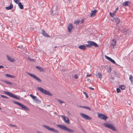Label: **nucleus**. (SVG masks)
Here are the masks:
<instances>
[{
    "label": "nucleus",
    "mask_w": 133,
    "mask_h": 133,
    "mask_svg": "<svg viewBox=\"0 0 133 133\" xmlns=\"http://www.w3.org/2000/svg\"><path fill=\"white\" fill-rule=\"evenodd\" d=\"M0 96L2 97H3V98H6V99H8L9 98L7 97V96H4V95H0Z\"/></svg>",
    "instance_id": "nucleus-36"
},
{
    "label": "nucleus",
    "mask_w": 133,
    "mask_h": 133,
    "mask_svg": "<svg viewBox=\"0 0 133 133\" xmlns=\"http://www.w3.org/2000/svg\"><path fill=\"white\" fill-rule=\"evenodd\" d=\"M88 44H86V46L88 48H90L92 46H93L97 48L98 47V45L95 42L90 41H88L87 42Z\"/></svg>",
    "instance_id": "nucleus-4"
},
{
    "label": "nucleus",
    "mask_w": 133,
    "mask_h": 133,
    "mask_svg": "<svg viewBox=\"0 0 133 133\" xmlns=\"http://www.w3.org/2000/svg\"><path fill=\"white\" fill-rule=\"evenodd\" d=\"M74 77L76 79H77L78 78V77L77 74H75L74 75Z\"/></svg>",
    "instance_id": "nucleus-42"
},
{
    "label": "nucleus",
    "mask_w": 133,
    "mask_h": 133,
    "mask_svg": "<svg viewBox=\"0 0 133 133\" xmlns=\"http://www.w3.org/2000/svg\"><path fill=\"white\" fill-rule=\"evenodd\" d=\"M36 68L40 70L41 71H43L44 69L42 68L41 67L39 66H36Z\"/></svg>",
    "instance_id": "nucleus-28"
},
{
    "label": "nucleus",
    "mask_w": 133,
    "mask_h": 133,
    "mask_svg": "<svg viewBox=\"0 0 133 133\" xmlns=\"http://www.w3.org/2000/svg\"><path fill=\"white\" fill-rule=\"evenodd\" d=\"M94 75H95L97 77L99 78L100 79H101L102 78V75L101 73L99 72H96L95 74H94Z\"/></svg>",
    "instance_id": "nucleus-18"
},
{
    "label": "nucleus",
    "mask_w": 133,
    "mask_h": 133,
    "mask_svg": "<svg viewBox=\"0 0 133 133\" xmlns=\"http://www.w3.org/2000/svg\"><path fill=\"white\" fill-rule=\"evenodd\" d=\"M57 46H55V47H54V48H57Z\"/></svg>",
    "instance_id": "nucleus-57"
},
{
    "label": "nucleus",
    "mask_w": 133,
    "mask_h": 133,
    "mask_svg": "<svg viewBox=\"0 0 133 133\" xmlns=\"http://www.w3.org/2000/svg\"><path fill=\"white\" fill-rule=\"evenodd\" d=\"M82 108H85L87 109L88 110H91V109L89 107H87L86 106H83V107H82Z\"/></svg>",
    "instance_id": "nucleus-32"
},
{
    "label": "nucleus",
    "mask_w": 133,
    "mask_h": 133,
    "mask_svg": "<svg viewBox=\"0 0 133 133\" xmlns=\"http://www.w3.org/2000/svg\"><path fill=\"white\" fill-rule=\"evenodd\" d=\"M118 8L117 7L116 8V9L115 10V11H117L118 10Z\"/></svg>",
    "instance_id": "nucleus-52"
},
{
    "label": "nucleus",
    "mask_w": 133,
    "mask_h": 133,
    "mask_svg": "<svg viewBox=\"0 0 133 133\" xmlns=\"http://www.w3.org/2000/svg\"><path fill=\"white\" fill-rule=\"evenodd\" d=\"M78 48L83 51L87 49L86 46L84 45H80L78 46Z\"/></svg>",
    "instance_id": "nucleus-16"
},
{
    "label": "nucleus",
    "mask_w": 133,
    "mask_h": 133,
    "mask_svg": "<svg viewBox=\"0 0 133 133\" xmlns=\"http://www.w3.org/2000/svg\"><path fill=\"white\" fill-rule=\"evenodd\" d=\"M110 15L111 16V17H114V16L115 15H114V14L112 13H111V12H110Z\"/></svg>",
    "instance_id": "nucleus-39"
},
{
    "label": "nucleus",
    "mask_w": 133,
    "mask_h": 133,
    "mask_svg": "<svg viewBox=\"0 0 133 133\" xmlns=\"http://www.w3.org/2000/svg\"><path fill=\"white\" fill-rule=\"evenodd\" d=\"M109 70L110 71H111V69L110 68L109 69Z\"/></svg>",
    "instance_id": "nucleus-58"
},
{
    "label": "nucleus",
    "mask_w": 133,
    "mask_h": 133,
    "mask_svg": "<svg viewBox=\"0 0 133 133\" xmlns=\"http://www.w3.org/2000/svg\"><path fill=\"white\" fill-rule=\"evenodd\" d=\"M33 99H34L35 98H37V97L36 96H35L33 95L31 97Z\"/></svg>",
    "instance_id": "nucleus-45"
},
{
    "label": "nucleus",
    "mask_w": 133,
    "mask_h": 133,
    "mask_svg": "<svg viewBox=\"0 0 133 133\" xmlns=\"http://www.w3.org/2000/svg\"><path fill=\"white\" fill-rule=\"evenodd\" d=\"M17 48H21V49L23 48V46L21 45L20 46H18L17 47Z\"/></svg>",
    "instance_id": "nucleus-43"
},
{
    "label": "nucleus",
    "mask_w": 133,
    "mask_h": 133,
    "mask_svg": "<svg viewBox=\"0 0 133 133\" xmlns=\"http://www.w3.org/2000/svg\"><path fill=\"white\" fill-rule=\"evenodd\" d=\"M98 116L99 118L104 120H106V119L108 118V117L105 115L101 114L98 113Z\"/></svg>",
    "instance_id": "nucleus-11"
},
{
    "label": "nucleus",
    "mask_w": 133,
    "mask_h": 133,
    "mask_svg": "<svg viewBox=\"0 0 133 133\" xmlns=\"http://www.w3.org/2000/svg\"><path fill=\"white\" fill-rule=\"evenodd\" d=\"M110 61L112 63L114 64H116V62H115V61H114V60L112 59V58L111 59V60H110Z\"/></svg>",
    "instance_id": "nucleus-37"
},
{
    "label": "nucleus",
    "mask_w": 133,
    "mask_h": 133,
    "mask_svg": "<svg viewBox=\"0 0 133 133\" xmlns=\"http://www.w3.org/2000/svg\"><path fill=\"white\" fill-rule=\"evenodd\" d=\"M13 7V5L11 3L10 5L8 7H5V9L7 10H9L11 9Z\"/></svg>",
    "instance_id": "nucleus-20"
},
{
    "label": "nucleus",
    "mask_w": 133,
    "mask_h": 133,
    "mask_svg": "<svg viewBox=\"0 0 133 133\" xmlns=\"http://www.w3.org/2000/svg\"><path fill=\"white\" fill-rule=\"evenodd\" d=\"M54 114H55L57 115V113H56V112H54Z\"/></svg>",
    "instance_id": "nucleus-56"
},
{
    "label": "nucleus",
    "mask_w": 133,
    "mask_h": 133,
    "mask_svg": "<svg viewBox=\"0 0 133 133\" xmlns=\"http://www.w3.org/2000/svg\"><path fill=\"white\" fill-rule=\"evenodd\" d=\"M3 66L2 65H0V69L3 68Z\"/></svg>",
    "instance_id": "nucleus-49"
},
{
    "label": "nucleus",
    "mask_w": 133,
    "mask_h": 133,
    "mask_svg": "<svg viewBox=\"0 0 133 133\" xmlns=\"http://www.w3.org/2000/svg\"><path fill=\"white\" fill-rule=\"evenodd\" d=\"M79 22L80 21L79 20H77L75 21L74 23L76 24H78Z\"/></svg>",
    "instance_id": "nucleus-34"
},
{
    "label": "nucleus",
    "mask_w": 133,
    "mask_h": 133,
    "mask_svg": "<svg viewBox=\"0 0 133 133\" xmlns=\"http://www.w3.org/2000/svg\"><path fill=\"white\" fill-rule=\"evenodd\" d=\"M34 100V101L37 103H41V101L37 98H35Z\"/></svg>",
    "instance_id": "nucleus-25"
},
{
    "label": "nucleus",
    "mask_w": 133,
    "mask_h": 133,
    "mask_svg": "<svg viewBox=\"0 0 133 133\" xmlns=\"http://www.w3.org/2000/svg\"><path fill=\"white\" fill-rule=\"evenodd\" d=\"M1 108L0 107V110H1Z\"/></svg>",
    "instance_id": "nucleus-60"
},
{
    "label": "nucleus",
    "mask_w": 133,
    "mask_h": 133,
    "mask_svg": "<svg viewBox=\"0 0 133 133\" xmlns=\"http://www.w3.org/2000/svg\"><path fill=\"white\" fill-rule=\"evenodd\" d=\"M104 125L107 128H110L114 131H116L115 127L112 124L107 123H104Z\"/></svg>",
    "instance_id": "nucleus-6"
},
{
    "label": "nucleus",
    "mask_w": 133,
    "mask_h": 133,
    "mask_svg": "<svg viewBox=\"0 0 133 133\" xmlns=\"http://www.w3.org/2000/svg\"><path fill=\"white\" fill-rule=\"evenodd\" d=\"M57 126L61 129L64 130L67 132H68L70 133H73L74 132V130L71 129L69 128L64 125L59 124L57 125Z\"/></svg>",
    "instance_id": "nucleus-1"
},
{
    "label": "nucleus",
    "mask_w": 133,
    "mask_h": 133,
    "mask_svg": "<svg viewBox=\"0 0 133 133\" xmlns=\"http://www.w3.org/2000/svg\"><path fill=\"white\" fill-rule=\"evenodd\" d=\"M79 107L81 108H82V107H83V106H80Z\"/></svg>",
    "instance_id": "nucleus-59"
},
{
    "label": "nucleus",
    "mask_w": 133,
    "mask_h": 133,
    "mask_svg": "<svg viewBox=\"0 0 133 133\" xmlns=\"http://www.w3.org/2000/svg\"><path fill=\"white\" fill-rule=\"evenodd\" d=\"M97 11V10H96L94 11H91L90 13V17H92L93 16H95L96 15V13Z\"/></svg>",
    "instance_id": "nucleus-17"
},
{
    "label": "nucleus",
    "mask_w": 133,
    "mask_h": 133,
    "mask_svg": "<svg viewBox=\"0 0 133 133\" xmlns=\"http://www.w3.org/2000/svg\"><path fill=\"white\" fill-rule=\"evenodd\" d=\"M111 79H114V78L113 77H112L110 78Z\"/></svg>",
    "instance_id": "nucleus-53"
},
{
    "label": "nucleus",
    "mask_w": 133,
    "mask_h": 133,
    "mask_svg": "<svg viewBox=\"0 0 133 133\" xmlns=\"http://www.w3.org/2000/svg\"><path fill=\"white\" fill-rule=\"evenodd\" d=\"M18 5L19 8L21 9H23L24 8L23 5L22 4L21 2H19L18 3Z\"/></svg>",
    "instance_id": "nucleus-24"
},
{
    "label": "nucleus",
    "mask_w": 133,
    "mask_h": 133,
    "mask_svg": "<svg viewBox=\"0 0 133 133\" xmlns=\"http://www.w3.org/2000/svg\"><path fill=\"white\" fill-rule=\"evenodd\" d=\"M42 33L43 35L46 37H50V36L44 30H42Z\"/></svg>",
    "instance_id": "nucleus-15"
},
{
    "label": "nucleus",
    "mask_w": 133,
    "mask_h": 133,
    "mask_svg": "<svg viewBox=\"0 0 133 133\" xmlns=\"http://www.w3.org/2000/svg\"><path fill=\"white\" fill-rule=\"evenodd\" d=\"M10 125L12 126V127H16V126L15 125H13V124H10Z\"/></svg>",
    "instance_id": "nucleus-46"
},
{
    "label": "nucleus",
    "mask_w": 133,
    "mask_h": 133,
    "mask_svg": "<svg viewBox=\"0 0 133 133\" xmlns=\"http://www.w3.org/2000/svg\"><path fill=\"white\" fill-rule=\"evenodd\" d=\"M57 101L59 102V103L61 104H62V103H64V102H63V101H62L61 100H58L57 99Z\"/></svg>",
    "instance_id": "nucleus-41"
},
{
    "label": "nucleus",
    "mask_w": 133,
    "mask_h": 133,
    "mask_svg": "<svg viewBox=\"0 0 133 133\" xmlns=\"http://www.w3.org/2000/svg\"><path fill=\"white\" fill-rule=\"evenodd\" d=\"M80 115L83 118L85 119L90 120L91 119V118L90 116L85 114L81 113Z\"/></svg>",
    "instance_id": "nucleus-10"
},
{
    "label": "nucleus",
    "mask_w": 133,
    "mask_h": 133,
    "mask_svg": "<svg viewBox=\"0 0 133 133\" xmlns=\"http://www.w3.org/2000/svg\"><path fill=\"white\" fill-rule=\"evenodd\" d=\"M89 80V79H88V80Z\"/></svg>",
    "instance_id": "nucleus-61"
},
{
    "label": "nucleus",
    "mask_w": 133,
    "mask_h": 133,
    "mask_svg": "<svg viewBox=\"0 0 133 133\" xmlns=\"http://www.w3.org/2000/svg\"><path fill=\"white\" fill-rule=\"evenodd\" d=\"M60 116L62 117L64 121V122L66 123L69 124V118L65 116H63V115H61Z\"/></svg>",
    "instance_id": "nucleus-12"
},
{
    "label": "nucleus",
    "mask_w": 133,
    "mask_h": 133,
    "mask_svg": "<svg viewBox=\"0 0 133 133\" xmlns=\"http://www.w3.org/2000/svg\"><path fill=\"white\" fill-rule=\"evenodd\" d=\"M116 91L117 93H118L120 92L121 91L120 88H117L116 89Z\"/></svg>",
    "instance_id": "nucleus-38"
},
{
    "label": "nucleus",
    "mask_w": 133,
    "mask_h": 133,
    "mask_svg": "<svg viewBox=\"0 0 133 133\" xmlns=\"http://www.w3.org/2000/svg\"><path fill=\"white\" fill-rule=\"evenodd\" d=\"M73 28V26L72 24L70 23L68 24L67 28L69 32L71 31V29Z\"/></svg>",
    "instance_id": "nucleus-14"
},
{
    "label": "nucleus",
    "mask_w": 133,
    "mask_h": 133,
    "mask_svg": "<svg viewBox=\"0 0 133 133\" xmlns=\"http://www.w3.org/2000/svg\"><path fill=\"white\" fill-rule=\"evenodd\" d=\"M14 1L16 4H18V2H19V0H14Z\"/></svg>",
    "instance_id": "nucleus-40"
},
{
    "label": "nucleus",
    "mask_w": 133,
    "mask_h": 133,
    "mask_svg": "<svg viewBox=\"0 0 133 133\" xmlns=\"http://www.w3.org/2000/svg\"><path fill=\"white\" fill-rule=\"evenodd\" d=\"M14 102L15 104L19 105L20 107L21 108V109L24 110H27L28 111H29V108L25 105L19 102H17L14 101Z\"/></svg>",
    "instance_id": "nucleus-3"
},
{
    "label": "nucleus",
    "mask_w": 133,
    "mask_h": 133,
    "mask_svg": "<svg viewBox=\"0 0 133 133\" xmlns=\"http://www.w3.org/2000/svg\"><path fill=\"white\" fill-rule=\"evenodd\" d=\"M7 57L8 59L10 62H13L15 61V60L14 59L12 58L11 57L8 55L7 56Z\"/></svg>",
    "instance_id": "nucleus-22"
},
{
    "label": "nucleus",
    "mask_w": 133,
    "mask_h": 133,
    "mask_svg": "<svg viewBox=\"0 0 133 133\" xmlns=\"http://www.w3.org/2000/svg\"><path fill=\"white\" fill-rule=\"evenodd\" d=\"M83 22H84V21L83 20H81V22L80 23L81 24H82V23H83Z\"/></svg>",
    "instance_id": "nucleus-50"
},
{
    "label": "nucleus",
    "mask_w": 133,
    "mask_h": 133,
    "mask_svg": "<svg viewBox=\"0 0 133 133\" xmlns=\"http://www.w3.org/2000/svg\"><path fill=\"white\" fill-rule=\"evenodd\" d=\"M116 12H117L116 11H114V13H113V14H114V15H115V14L116 13Z\"/></svg>",
    "instance_id": "nucleus-54"
},
{
    "label": "nucleus",
    "mask_w": 133,
    "mask_h": 133,
    "mask_svg": "<svg viewBox=\"0 0 133 133\" xmlns=\"http://www.w3.org/2000/svg\"><path fill=\"white\" fill-rule=\"evenodd\" d=\"M91 76V74L87 75L86 76H87V77H88V76Z\"/></svg>",
    "instance_id": "nucleus-51"
},
{
    "label": "nucleus",
    "mask_w": 133,
    "mask_h": 133,
    "mask_svg": "<svg viewBox=\"0 0 133 133\" xmlns=\"http://www.w3.org/2000/svg\"><path fill=\"white\" fill-rule=\"evenodd\" d=\"M3 92L4 94H6L11 97L17 99L19 100V98L12 93L5 91H4Z\"/></svg>",
    "instance_id": "nucleus-5"
},
{
    "label": "nucleus",
    "mask_w": 133,
    "mask_h": 133,
    "mask_svg": "<svg viewBox=\"0 0 133 133\" xmlns=\"http://www.w3.org/2000/svg\"><path fill=\"white\" fill-rule=\"evenodd\" d=\"M26 73L31 77L37 80L38 81L40 82H41V80L34 74H30L28 72H27Z\"/></svg>",
    "instance_id": "nucleus-8"
},
{
    "label": "nucleus",
    "mask_w": 133,
    "mask_h": 133,
    "mask_svg": "<svg viewBox=\"0 0 133 133\" xmlns=\"http://www.w3.org/2000/svg\"><path fill=\"white\" fill-rule=\"evenodd\" d=\"M119 88L121 89L122 90H124L125 89L126 87L125 85H121L119 86Z\"/></svg>",
    "instance_id": "nucleus-27"
},
{
    "label": "nucleus",
    "mask_w": 133,
    "mask_h": 133,
    "mask_svg": "<svg viewBox=\"0 0 133 133\" xmlns=\"http://www.w3.org/2000/svg\"><path fill=\"white\" fill-rule=\"evenodd\" d=\"M89 88L90 89H91L92 90H94V89L93 88H92L91 87H89Z\"/></svg>",
    "instance_id": "nucleus-47"
},
{
    "label": "nucleus",
    "mask_w": 133,
    "mask_h": 133,
    "mask_svg": "<svg viewBox=\"0 0 133 133\" xmlns=\"http://www.w3.org/2000/svg\"><path fill=\"white\" fill-rule=\"evenodd\" d=\"M58 9L57 7L56 6H53L52 7L51 11V14L54 15L55 14H56V15H58V14L57 13L56 11Z\"/></svg>",
    "instance_id": "nucleus-9"
},
{
    "label": "nucleus",
    "mask_w": 133,
    "mask_h": 133,
    "mask_svg": "<svg viewBox=\"0 0 133 133\" xmlns=\"http://www.w3.org/2000/svg\"><path fill=\"white\" fill-rule=\"evenodd\" d=\"M128 3L130 4V2L126 1L123 3V5L125 6H128L129 5L128 4Z\"/></svg>",
    "instance_id": "nucleus-21"
},
{
    "label": "nucleus",
    "mask_w": 133,
    "mask_h": 133,
    "mask_svg": "<svg viewBox=\"0 0 133 133\" xmlns=\"http://www.w3.org/2000/svg\"><path fill=\"white\" fill-rule=\"evenodd\" d=\"M115 20L116 21V22H117L116 25L117 26L119 24L120 22V19L118 17H115L113 19L111 20L112 21H114Z\"/></svg>",
    "instance_id": "nucleus-13"
},
{
    "label": "nucleus",
    "mask_w": 133,
    "mask_h": 133,
    "mask_svg": "<svg viewBox=\"0 0 133 133\" xmlns=\"http://www.w3.org/2000/svg\"><path fill=\"white\" fill-rule=\"evenodd\" d=\"M1 81H2L3 82H4L7 84H10V85H12V83L8 82L7 81H4L3 80H1Z\"/></svg>",
    "instance_id": "nucleus-30"
},
{
    "label": "nucleus",
    "mask_w": 133,
    "mask_h": 133,
    "mask_svg": "<svg viewBox=\"0 0 133 133\" xmlns=\"http://www.w3.org/2000/svg\"><path fill=\"white\" fill-rule=\"evenodd\" d=\"M5 76L8 77H10L12 78H15V77L14 75H12L9 74H5Z\"/></svg>",
    "instance_id": "nucleus-23"
},
{
    "label": "nucleus",
    "mask_w": 133,
    "mask_h": 133,
    "mask_svg": "<svg viewBox=\"0 0 133 133\" xmlns=\"http://www.w3.org/2000/svg\"><path fill=\"white\" fill-rule=\"evenodd\" d=\"M116 41L115 39H114L111 41V45L113 47H114V46L116 45Z\"/></svg>",
    "instance_id": "nucleus-19"
},
{
    "label": "nucleus",
    "mask_w": 133,
    "mask_h": 133,
    "mask_svg": "<svg viewBox=\"0 0 133 133\" xmlns=\"http://www.w3.org/2000/svg\"><path fill=\"white\" fill-rule=\"evenodd\" d=\"M29 60L30 62H35V60L34 59H32L29 57H28L27 58Z\"/></svg>",
    "instance_id": "nucleus-29"
},
{
    "label": "nucleus",
    "mask_w": 133,
    "mask_h": 133,
    "mask_svg": "<svg viewBox=\"0 0 133 133\" xmlns=\"http://www.w3.org/2000/svg\"><path fill=\"white\" fill-rule=\"evenodd\" d=\"M37 89L44 94L46 95H48L50 96H52V94L49 91L44 89L41 87H37Z\"/></svg>",
    "instance_id": "nucleus-2"
},
{
    "label": "nucleus",
    "mask_w": 133,
    "mask_h": 133,
    "mask_svg": "<svg viewBox=\"0 0 133 133\" xmlns=\"http://www.w3.org/2000/svg\"><path fill=\"white\" fill-rule=\"evenodd\" d=\"M33 99H34L35 98H37V97L36 96H35L33 95L31 97Z\"/></svg>",
    "instance_id": "nucleus-44"
},
{
    "label": "nucleus",
    "mask_w": 133,
    "mask_h": 133,
    "mask_svg": "<svg viewBox=\"0 0 133 133\" xmlns=\"http://www.w3.org/2000/svg\"><path fill=\"white\" fill-rule=\"evenodd\" d=\"M81 130L83 132H84L86 133V131L81 126Z\"/></svg>",
    "instance_id": "nucleus-33"
},
{
    "label": "nucleus",
    "mask_w": 133,
    "mask_h": 133,
    "mask_svg": "<svg viewBox=\"0 0 133 133\" xmlns=\"http://www.w3.org/2000/svg\"><path fill=\"white\" fill-rule=\"evenodd\" d=\"M89 80V79H88V80Z\"/></svg>",
    "instance_id": "nucleus-62"
},
{
    "label": "nucleus",
    "mask_w": 133,
    "mask_h": 133,
    "mask_svg": "<svg viewBox=\"0 0 133 133\" xmlns=\"http://www.w3.org/2000/svg\"><path fill=\"white\" fill-rule=\"evenodd\" d=\"M83 94L85 95V97L87 98H88V96L87 94L85 92H83Z\"/></svg>",
    "instance_id": "nucleus-35"
},
{
    "label": "nucleus",
    "mask_w": 133,
    "mask_h": 133,
    "mask_svg": "<svg viewBox=\"0 0 133 133\" xmlns=\"http://www.w3.org/2000/svg\"><path fill=\"white\" fill-rule=\"evenodd\" d=\"M105 57L108 60H109L110 61L111 59V58L110 57H109L108 56H107L106 55H105Z\"/></svg>",
    "instance_id": "nucleus-31"
},
{
    "label": "nucleus",
    "mask_w": 133,
    "mask_h": 133,
    "mask_svg": "<svg viewBox=\"0 0 133 133\" xmlns=\"http://www.w3.org/2000/svg\"><path fill=\"white\" fill-rule=\"evenodd\" d=\"M129 79L131 82L132 84L133 85V77L131 75H130Z\"/></svg>",
    "instance_id": "nucleus-26"
},
{
    "label": "nucleus",
    "mask_w": 133,
    "mask_h": 133,
    "mask_svg": "<svg viewBox=\"0 0 133 133\" xmlns=\"http://www.w3.org/2000/svg\"><path fill=\"white\" fill-rule=\"evenodd\" d=\"M123 32L125 34H126L127 33V31L125 30L123 31Z\"/></svg>",
    "instance_id": "nucleus-48"
},
{
    "label": "nucleus",
    "mask_w": 133,
    "mask_h": 133,
    "mask_svg": "<svg viewBox=\"0 0 133 133\" xmlns=\"http://www.w3.org/2000/svg\"><path fill=\"white\" fill-rule=\"evenodd\" d=\"M33 95L31 94L30 95V96L31 97L33 96Z\"/></svg>",
    "instance_id": "nucleus-55"
},
{
    "label": "nucleus",
    "mask_w": 133,
    "mask_h": 133,
    "mask_svg": "<svg viewBox=\"0 0 133 133\" xmlns=\"http://www.w3.org/2000/svg\"><path fill=\"white\" fill-rule=\"evenodd\" d=\"M43 126L44 127L49 131H52L56 133H59V132L58 130L52 128H51L48 126L44 125H43Z\"/></svg>",
    "instance_id": "nucleus-7"
}]
</instances>
